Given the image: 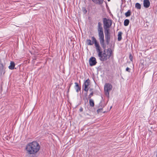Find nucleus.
I'll return each mask as SVG.
<instances>
[{"label":"nucleus","instance_id":"28","mask_svg":"<svg viewBox=\"0 0 157 157\" xmlns=\"http://www.w3.org/2000/svg\"><path fill=\"white\" fill-rule=\"evenodd\" d=\"M73 84V83H71H71H70L69 84V89H68V90H69V89H70V87H71V86Z\"/></svg>","mask_w":157,"mask_h":157},{"label":"nucleus","instance_id":"20","mask_svg":"<svg viewBox=\"0 0 157 157\" xmlns=\"http://www.w3.org/2000/svg\"><path fill=\"white\" fill-rule=\"evenodd\" d=\"M94 93L92 91L90 94L88 95V98H89L90 99H91V98L92 96L93 95V94Z\"/></svg>","mask_w":157,"mask_h":157},{"label":"nucleus","instance_id":"15","mask_svg":"<svg viewBox=\"0 0 157 157\" xmlns=\"http://www.w3.org/2000/svg\"><path fill=\"white\" fill-rule=\"evenodd\" d=\"M89 104L90 106L92 107H94V102L92 99H89Z\"/></svg>","mask_w":157,"mask_h":157},{"label":"nucleus","instance_id":"13","mask_svg":"<svg viewBox=\"0 0 157 157\" xmlns=\"http://www.w3.org/2000/svg\"><path fill=\"white\" fill-rule=\"evenodd\" d=\"M90 81L89 79H88L87 80H86L84 82L82 86H88L90 85Z\"/></svg>","mask_w":157,"mask_h":157},{"label":"nucleus","instance_id":"19","mask_svg":"<svg viewBox=\"0 0 157 157\" xmlns=\"http://www.w3.org/2000/svg\"><path fill=\"white\" fill-rule=\"evenodd\" d=\"M129 59H130V60L131 61H133V57L132 55V54L131 53L129 54Z\"/></svg>","mask_w":157,"mask_h":157},{"label":"nucleus","instance_id":"1","mask_svg":"<svg viewBox=\"0 0 157 157\" xmlns=\"http://www.w3.org/2000/svg\"><path fill=\"white\" fill-rule=\"evenodd\" d=\"M91 40L90 39H87L86 43L88 45H92L94 44L96 51L98 53V56L100 58V60L101 61H104L109 59L113 54L111 48H109L106 50V46L105 42L100 43L101 47L104 49L103 52L102 53L101 48L95 38L94 36H92Z\"/></svg>","mask_w":157,"mask_h":157},{"label":"nucleus","instance_id":"4","mask_svg":"<svg viewBox=\"0 0 157 157\" xmlns=\"http://www.w3.org/2000/svg\"><path fill=\"white\" fill-rule=\"evenodd\" d=\"M102 19L104 30H109V28L112 25V20L106 18H104Z\"/></svg>","mask_w":157,"mask_h":157},{"label":"nucleus","instance_id":"3","mask_svg":"<svg viewBox=\"0 0 157 157\" xmlns=\"http://www.w3.org/2000/svg\"><path fill=\"white\" fill-rule=\"evenodd\" d=\"M97 30L100 43H103L105 42L102 24L100 22L98 23Z\"/></svg>","mask_w":157,"mask_h":157},{"label":"nucleus","instance_id":"9","mask_svg":"<svg viewBox=\"0 0 157 157\" xmlns=\"http://www.w3.org/2000/svg\"><path fill=\"white\" fill-rule=\"evenodd\" d=\"M143 4L144 7L146 8L149 7L150 5V2L149 0H144Z\"/></svg>","mask_w":157,"mask_h":157},{"label":"nucleus","instance_id":"31","mask_svg":"<svg viewBox=\"0 0 157 157\" xmlns=\"http://www.w3.org/2000/svg\"><path fill=\"white\" fill-rule=\"evenodd\" d=\"M98 68H99V70H101V69H100V68H99V67H98Z\"/></svg>","mask_w":157,"mask_h":157},{"label":"nucleus","instance_id":"5","mask_svg":"<svg viewBox=\"0 0 157 157\" xmlns=\"http://www.w3.org/2000/svg\"><path fill=\"white\" fill-rule=\"evenodd\" d=\"M112 85L110 83H106L104 86V90L105 94L107 96L109 97V91L112 90Z\"/></svg>","mask_w":157,"mask_h":157},{"label":"nucleus","instance_id":"10","mask_svg":"<svg viewBox=\"0 0 157 157\" xmlns=\"http://www.w3.org/2000/svg\"><path fill=\"white\" fill-rule=\"evenodd\" d=\"M92 2L97 5H102L104 2V0H92Z\"/></svg>","mask_w":157,"mask_h":157},{"label":"nucleus","instance_id":"14","mask_svg":"<svg viewBox=\"0 0 157 157\" xmlns=\"http://www.w3.org/2000/svg\"><path fill=\"white\" fill-rule=\"evenodd\" d=\"M122 33L121 32H119L118 34L117 40L118 41H120L122 39Z\"/></svg>","mask_w":157,"mask_h":157},{"label":"nucleus","instance_id":"17","mask_svg":"<svg viewBox=\"0 0 157 157\" xmlns=\"http://www.w3.org/2000/svg\"><path fill=\"white\" fill-rule=\"evenodd\" d=\"M131 15V11L130 10H128L127 12L125 13V15L126 17H128L130 16Z\"/></svg>","mask_w":157,"mask_h":157},{"label":"nucleus","instance_id":"32","mask_svg":"<svg viewBox=\"0 0 157 157\" xmlns=\"http://www.w3.org/2000/svg\"><path fill=\"white\" fill-rule=\"evenodd\" d=\"M108 2H110V0H107Z\"/></svg>","mask_w":157,"mask_h":157},{"label":"nucleus","instance_id":"12","mask_svg":"<svg viewBox=\"0 0 157 157\" xmlns=\"http://www.w3.org/2000/svg\"><path fill=\"white\" fill-rule=\"evenodd\" d=\"M15 64L14 62L11 61L10 65L9 66V68L10 70H13L14 68Z\"/></svg>","mask_w":157,"mask_h":157},{"label":"nucleus","instance_id":"2","mask_svg":"<svg viewBox=\"0 0 157 157\" xmlns=\"http://www.w3.org/2000/svg\"><path fill=\"white\" fill-rule=\"evenodd\" d=\"M40 148L39 143L36 141H33L27 144L25 149L28 154L34 155L39 151Z\"/></svg>","mask_w":157,"mask_h":157},{"label":"nucleus","instance_id":"7","mask_svg":"<svg viewBox=\"0 0 157 157\" xmlns=\"http://www.w3.org/2000/svg\"><path fill=\"white\" fill-rule=\"evenodd\" d=\"M89 63L90 65L91 66L95 65L97 63L96 58L94 57H91L89 59Z\"/></svg>","mask_w":157,"mask_h":157},{"label":"nucleus","instance_id":"27","mask_svg":"<svg viewBox=\"0 0 157 157\" xmlns=\"http://www.w3.org/2000/svg\"><path fill=\"white\" fill-rule=\"evenodd\" d=\"M80 112H82L83 111V108L82 107H81L79 110Z\"/></svg>","mask_w":157,"mask_h":157},{"label":"nucleus","instance_id":"33","mask_svg":"<svg viewBox=\"0 0 157 157\" xmlns=\"http://www.w3.org/2000/svg\"><path fill=\"white\" fill-rule=\"evenodd\" d=\"M156 157H157V154H156Z\"/></svg>","mask_w":157,"mask_h":157},{"label":"nucleus","instance_id":"29","mask_svg":"<svg viewBox=\"0 0 157 157\" xmlns=\"http://www.w3.org/2000/svg\"><path fill=\"white\" fill-rule=\"evenodd\" d=\"M87 92H86V93L85 94L86 96L87 95Z\"/></svg>","mask_w":157,"mask_h":157},{"label":"nucleus","instance_id":"16","mask_svg":"<svg viewBox=\"0 0 157 157\" xmlns=\"http://www.w3.org/2000/svg\"><path fill=\"white\" fill-rule=\"evenodd\" d=\"M129 21L128 19H126L124 20V25L125 26H127L129 25Z\"/></svg>","mask_w":157,"mask_h":157},{"label":"nucleus","instance_id":"25","mask_svg":"<svg viewBox=\"0 0 157 157\" xmlns=\"http://www.w3.org/2000/svg\"><path fill=\"white\" fill-rule=\"evenodd\" d=\"M126 71L129 72H130V69L128 67H127L126 69Z\"/></svg>","mask_w":157,"mask_h":157},{"label":"nucleus","instance_id":"21","mask_svg":"<svg viewBox=\"0 0 157 157\" xmlns=\"http://www.w3.org/2000/svg\"><path fill=\"white\" fill-rule=\"evenodd\" d=\"M103 110L102 108H100L98 109L97 110V112L98 113H99L100 112H101V111Z\"/></svg>","mask_w":157,"mask_h":157},{"label":"nucleus","instance_id":"26","mask_svg":"<svg viewBox=\"0 0 157 157\" xmlns=\"http://www.w3.org/2000/svg\"><path fill=\"white\" fill-rule=\"evenodd\" d=\"M99 107H100V106L101 107V108H102L103 107H104V106L102 105V104L101 103H100L99 104Z\"/></svg>","mask_w":157,"mask_h":157},{"label":"nucleus","instance_id":"30","mask_svg":"<svg viewBox=\"0 0 157 157\" xmlns=\"http://www.w3.org/2000/svg\"><path fill=\"white\" fill-rule=\"evenodd\" d=\"M92 90V89H90V91H91V90Z\"/></svg>","mask_w":157,"mask_h":157},{"label":"nucleus","instance_id":"24","mask_svg":"<svg viewBox=\"0 0 157 157\" xmlns=\"http://www.w3.org/2000/svg\"><path fill=\"white\" fill-rule=\"evenodd\" d=\"M84 13H86L87 12V10L86 8H84L82 9Z\"/></svg>","mask_w":157,"mask_h":157},{"label":"nucleus","instance_id":"22","mask_svg":"<svg viewBox=\"0 0 157 157\" xmlns=\"http://www.w3.org/2000/svg\"><path fill=\"white\" fill-rule=\"evenodd\" d=\"M144 61H143V62L141 63L140 64V66L142 67V68H143L144 67Z\"/></svg>","mask_w":157,"mask_h":157},{"label":"nucleus","instance_id":"6","mask_svg":"<svg viewBox=\"0 0 157 157\" xmlns=\"http://www.w3.org/2000/svg\"><path fill=\"white\" fill-rule=\"evenodd\" d=\"M104 32L106 43L107 45H108L110 42L111 38L110 30H104Z\"/></svg>","mask_w":157,"mask_h":157},{"label":"nucleus","instance_id":"18","mask_svg":"<svg viewBox=\"0 0 157 157\" xmlns=\"http://www.w3.org/2000/svg\"><path fill=\"white\" fill-rule=\"evenodd\" d=\"M135 7L137 8V9H140L141 8V5L139 3H136L135 5Z\"/></svg>","mask_w":157,"mask_h":157},{"label":"nucleus","instance_id":"8","mask_svg":"<svg viewBox=\"0 0 157 157\" xmlns=\"http://www.w3.org/2000/svg\"><path fill=\"white\" fill-rule=\"evenodd\" d=\"M5 68L4 67L3 64L2 63L1 60L0 61V72L2 74L5 73Z\"/></svg>","mask_w":157,"mask_h":157},{"label":"nucleus","instance_id":"11","mask_svg":"<svg viewBox=\"0 0 157 157\" xmlns=\"http://www.w3.org/2000/svg\"><path fill=\"white\" fill-rule=\"evenodd\" d=\"M75 88L76 92L78 93L79 91L81 90V87L79 86L78 83L77 82H75Z\"/></svg>","mask_w":157,"mask_h":157},{"label":"nucleus","instance_id":"23","mask_svg":"<svg viewBox=\"0 0 157 157\" xmlns=\"http://www.w3.org/2000/svg\"><path fill=\"white\" fill-rule=\"evenodd\" d=\"M88 86H84V90L85 91H86V92H87L88 90Z\"/></svg>","mask_w":157,"mask_h":157}]
</instances>
